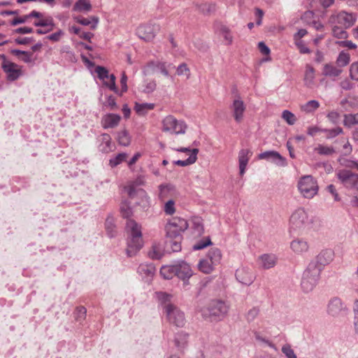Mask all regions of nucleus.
Returning a JSON list of instances; mask_svg holds the SVG:
<instances>
[{
	"label": "nucleus",
	"mask_w": 358,
	"mask_h": 358,
	"mask_svg": "<svg viewBox=\"0 0 358 358\" xmlns=\"http://www.w3.org/2000/svg\"><path fill=\"white\" fill-rule=\"evenodd\" d=\"M198 152H199V150L197 148H193L191 150V154H190L189 157L187 159L176 160V161H174L173 163H174V164L178 165L180 166H186L193 164L194 163L196 162V161L197 159Z\"/></svg>",
	"instance_id": "obj_29"
},
{
	"label": "nucleus",
	"mask_w": 358,
	"mask_h": 358,
	"mask_svg": "<svg viewBox=\"0 0 358 358\" xmlns=\"http://www.w3.org/2000/svg\"><path fill=\"white\" fill-rule=\"evenodd\" d=\"M188 227L189 224L186 220L179 217H174L166 224L165 230L166 236H182L181 234L184 232Z\"/></svg>",
	"instance_id": "obj_7"
},
{
	"label": "nucleus",
	"mask_w": 358,
	"mask_h": 358,
	"mask_svg": "<svg viewBox=\"0 0 358 358\" xmlns=\"http://www.w3.org/2000/svg\"><path fill=\"white\" fill-rule=\"evenodd\" d=\"M327 191L334 196L335 201H340V197L336 192V189L334 185H329L327 187Z\"/></svg>",
	"instance_id": "obj_63"
},
{
	"label": "nucleus",
	"mask_w": 358,
	"mask_h": 358,
	"mask_svg": "<svg viewBox=\"0 0 358 358\" xmlns=\"http://www.w3.org/2000/svg\"><path fill=\"white\" fill-rule=\"evenodd\" d=\"M341 72V69L330 64H326L322 69V74L328 77H337Z\"/></svg>",
	"instance_id": "obj_31"
},
{
	"label": "nucleus",
	"mask_w": 358,
	"mask_h": 358,
	"mask_svg": "<svg viewBox=\"0 0 358 358\" xmlns=\"http://www.w3.org/2000/svg\"><path fill=\"white\" fill-rule=\"evenodd\" d=\"M221 252L217 248L212 249L205 259H201L198 263V268H213L219 265L221 261Z\"/></svg>",
	"instance_id": "obj_11"
},
{
	"label": "nucleus",
	"mask_w": 358,
	"mask_h": 358,
	"mask_svg": "<svg viewBox=\"0 0 358 358\" xmlns=\"http://www.w3.org/2000/svg\"><path fill=\"white\" fill-rule=\"evenodd\" d=\"M336 176L346 188L358 189V174L349 170L341 169L336 172Z\"/></svg>",
	"instance_id": "obj_10"
},
{
	"label": "nucleus",
	"mask_w": 358,
	"mask_h": 358,
	"mask_svg": "<svg viewBox=\"0 0 358 358\" xmlns=\"http://www.w3.org/2000/svg\"><path fill=\"white\" fill-rule=\"evenodd\" d=\"M177 74L178 76H185L187 79L189 78V69L187 67L186 64L182 63L178 66Z\"/></svg>",
	"instance_id": "obj_54"
},
{
	"label": "nucleus",
	"mask_w": 358,
	"mask_h": 358,
	"mask_svg": "<svg viewBox=\"0 0 358 358\" xmlns=\"http://www.w3.org/2000/svg\"><path fill=\"white\" fill-rule=\"evenodd\" d=\"M298 190L305 199H313L317 194L319 186L317 180L310 175L301 176L297 182Z\"/></svg>",
	"instance_id": "obj_4"
},
{
	"label": "nucleus",
	"mask_w": 358,
	"mask_h": 358,
	"mask_svg": "<svg viewBox=\"0 0 358 358\" xmlns=\"http://www.w3.org/2000/svg\"><path fill=\"white\" fill-rule=\"evenodd\" d=\"M117 141L118 143L123 146L129 145L130 143V138L128 133L125 131L119 132L117 134Z\"/></svg>",
	"instance_id": "obj_45"
},
{
	"label": "nucleus",
	"mask_w": 358,
	"mask_h": 358,
	"mask_svg": "<svg viewBox=\"0 0 358 358\" xmlns=\"http://www.w3.org/2000/svg\"><path fill=\"white\" fill-rule=\"evenodd\" d=\"M231 108L233 112L234 120L237 122H241L243 118V114L246 107L239 95L237 96L236 98L233 101Z\"/></svg>",
	"instance_id": "obj_16"
},
{
	"label": "nucleus",
	"mask_w": 358,
	"mask_h": 358,
	"mask_svg": "<svg viewBox=\"0 0 358 358\" xmlns=\"http://www.w3.org/2000/svg\"><path fill=\"white\" fill-rule=\"evenodd\" d=\"M155 72H160L165 76H169L166 63L164 62H150L143 68V73L145 75H150Z\"/></svg>",
	"instance_id": "obj_15"
},
{
	"label": "nucleus",
	"mask_w": 358,
	"mask_h": 358,
	"mask_svg": "<svg viewBox=\"0 0 358 358\" xmlns=\"http://www.w3.org/2000/svg\"><path fill=\"white\" fill-rule=\"evenodd\" d=\"M127 158V155L125 153H120L117 155H116L114 158H112L109 161V164L112 167H115L120 164H121L122 162H124Z\"/></svg>",
	"instance_id": "obj_49"
},
{
	"label": "nucleus",
	"mask_w": 358,
	"mask_h": 358,
	"mask_svg": "<svg viewBox=\"0 0 358 358\" xmlns=\"http://www.w3.org/2000/svg\"><path fill=\"white\" fill-rule=\"evenodd\" d=\"M92 4L90 0H78L73 7L76 12H89L92 10Z\"/></svg>",
	"instance_id": "obj_30"
},
{
	"label": "nucleus",
	"mask_w": 358,
	"mask_h": 358,
	"mask_svg": "<svg viewBox=\"0 0 358 358\" xmlns=\"http://www.w3.org/2000/svg\"><path fill=\"white\" fill-rule=\"evenodd\" d=\"M313 217L310 215L303 208H298L289 218V231L291 232L303 233L312 228Z\"/></svg>",
	"instance_id": "obj_2"
},
{
	"label": "nucleus",
	"mask_w": 358,
	"mask_h": 358,
	"mask_svg": "<svg viewBox=\"0 0 358 358\" xmlns=\"http://www.w3.org/2000/svg\"><path fill=\"white\" fill-rule=\"evenodd\" d=\"M120 212L123 217L129 218L132 215V210L127 203H122L120 207Z\"/></svg>",
	"instance_id": "obj_57"
},
{
	"label": "nucleus",
	"mask_w": 358,
	"mask_h": 358,
	"mask_svg": "<svg viewBox=\"0 0 358 358\" xmlns=\"http://www.w3.org/2000/svg\"><path fill=\"white\" fill-rule=\"evenodd\" d=\"M253 335L260 347H268L273 350L275 352L278 351V348L276 347V345L268 338L263 336L259 331H254Z\"/></svg>",
	"instance_id": "obj_24"
},
{
	"label": "nucleus",
	"mask_w": 358,
	"mask_h": 358,
	"mask_svg": "<svg viewBox=\"0 0 358 358\" xmlns=\"http://www.w3.org/2000/svg\"><path fill=\"white\" fill-rule=\"evenodd\" d=\"M229 305L222 300H213L206 308L201 309V314L204 318L210 320H221L227 315Z\"/></svg>",
	"instance_id": "obj_3"
},
{
	"label": "nucleus",
	"mask_w": 358,
	"mask_h": 358,
	"mask_svg": "<svg viewBox=\"0 0 358 358\" xmlns=\"http://www.w3.org/2000/svg\"><path fill=\"white\" fill-rule=\"evenodd\" d=\"M334 258V252L331 249L322 250L310 264V268H322L328 266Z\"/></svg>",
	"instance_id": "obj_9"
},
{
	"label": "nucleus",
	"mask_w": 358,
	"mask_h": 358,
	"mask_svg": "<svg viewBox=\"0 0 358 358\" xmlns=\"http://www.w3.org/2000/svg\"><path fill=\"white\" fill-rule=\"evenodd\" d=\"M188 334L181 331L176 334L174 344L178 350H182L187 345Z\"/></svg>",
	"instance_id": "obj_27"
},
{
	"label": "nucleus",
	"mask_w": 358,
	"mask_h": 358,
	"mask_svg": "<svg viewBox=\"0 0 358 358\" xmlns=\"http://www.w3.org/2000/svg\"><path fill=\"white\" fill-rule=\"evenodd\" d=\"M103 84L110 90L117 92V90L115 85V76L113 74H110L108 78L104 80Z\"/></svg>",
	"instance_id": "obj_52"
},
{
	"label": "nucleus",
	"mask_w": 358,
	"mask_h": 358,
	"mask_svg": "<svg viewBox=\"0 0 358 358\" xmlns=\"http://www.w3.org/2000/svg\"><path fill=\"white\" fill-rule=\"evenodd\" d=\"M278 257L273 253H266L260 255L257 259V264L264 268H271L276 266Z\"/></svg>",
	"instance_id": "obj_19"
},
{
	"label": "nucleus",
	"mask_w": 358,
	"mask_h": 358,
	"mask_svg": "<svg viewBox=\"0 0 358 358\" xmlns=\"http://www.w3.org/2000/svg\"><path fill=\"white\" fill-rule=\"evenodd\" d=\"M95 72L97 74L98 78L103 82L106 79H108L110 75L105 67L101 66H98L95 68Z\"/></svg>",
	"instance_id": "obj_47"
},
{
	"label": "nucleus",
	"mask_w": 358,
	"mask_h": 358,
	"mask_svg": "<svg viewBox=\"0 0 358 358\" xmlns=\"http://www.w3.org/2000/svg\"><path fill=\"white\" fill-rule=\"evenodd\" d=\"M282 117L289 125H293L296 122V120L294 114L289 110H285L282 112Z\"/></svg>",
	"instance_id": "obj_50"
},
{
	"label": "nucleus",
	"mask_w": 358,
	"mask_h": 358,
	"mask_svg": "<svg viewBox=\"0 0 358 358\" xmlns=\"http://www.w3.org/2000/svg\"><path fill=\"white\" fill-rule=\"evenodd\" d=\"M87 310L84 306L77 307L76 310V320L80 322L85 320Z\"/></svg>",
	"instance_id": "obj_53"
},
{
	"label": "nucleus",
	"mask_w": 358,
	"mask_h": 358,
	"mask_svg": "<svg viewBox=\"0 0 358 358\" xmlns=\"http://www.w3.org/2000/svg\"><path fill=\"white\" fill-rule=\"evenodd\" d=\"M322 132L327 134V138H333L338 135L343 133L342 128L338 127L334 129H322Z\"/></svg>",
	"instance_id": "obj_48"
},
{
	"label": "nucleus",
	"mask_w": 358,
	"mask_h": 358,
	"mask_svg": "<svg viewBox=\"0 0 358 358\" xmlns=\"http://www.w3.org/2000/svg\"><path fill=\"white\" fill-rule=\"evenodd\" d=\"M259 309L257 307H253L250 309L246 314V320L248 322L253 321L259 315Z\"/></svg>",
	"instance_id": "obj_55"
},
{
	"label": "nucleus",
	"mask_w": 358,
	"mask_h": 358,
	"mask_svg": "<svg viewBox=\"0 0 358 358\" xmlns=\"http://www.w3.org/2000/svg\"><path fill=\"white\" fill-rule=\"evenodd\" d=\"M155 105L153 103H136L134 106V110L139 115H145L149 110H151L154 108Z\"/></svg>",
	"instance_id": "obj_34"
},
{
	"label": "nucleus",
	"mask_w": 358,
	"mask_h": 358,
	"mask_svg": "<svg viewBox=\"0 0 358 358\" xmlns=\"http://www.w3.org/2000/svg\"><path fill=\"white\" fill-rule=\"evenodd\" d=\"M159 273L166 280L177 276L184 281L185 285L187 284L189 278L193 275L192 270H159Z\"/></svg>",
	"instance_id": "obj_13"
},
{
	"label": "nucleus",
	"mask_w": 358,
	"mask_h": 358,
	"mask_svg": "<svg viewBox=\"0 0 358 358\" xmlns=\"http://www.w3.org/2000/svg\"><path fill=\"white\" fill-rule=\"evenodd\" d=\"M187 129L184 121L178 120L173 115H168L162 120V131L174 134H183Z\"/></svg>",
	"instance_id": "obj_5"
},
{
	"label": "nucleus",
	"mask_w": 358,
	"mask_h": 358,
	"mask_svg": "<svg viewBox=\"0 0 358 358\" xmlns=\"http://www.w3.org/2000/svg\"><path fill=\"white\" fill-rule=\"evenodd\" d=\"M218 32L224 38L226 45H231L233 43L234 37L229 27L222 24L219 27Z\"/></svg>",
	"instance_id": "obj_32"
},
{
	"label": "nucleus",
	"mask_w": 358,
	"mask_h": 358,
	"mask_svg": "<svg viewBox=\"0 0 358 358\" xmlns=\"http://www.w3.org/2000/svg\"><path fill=\"white\" fill-rule=\"evenodd\" d=\"M236 278L244 285H250L255 280L256 275L252 270H236Z\"/></svg>",
	"instance_id": "obj_20"
},
{
	"label": "nucleus",
	"mask_w": 358,
	"mask_h": 358,
	"mask_svg": "<svg viewBox=\"0 0 358 358\" xmlns=\"http://www.w3.org/2000/svg\"><path fill=\"white\" fill-rule=\"evenodd\" d=\"M314 150L320 155L329 156L335 152V150L332 146H327L324 145H318L315 148Z\"/></svg>",
	"instance_id": "obj_39"
},
{
	"label": "nucleus",
	"mask_w": 358,
	"mask_h": 358,
	"mask_svg": "<svg viewBox=\"0 0 358 358\" xmlns=\"http://www.w3.org/2000/svg\"><path fill=\"white\" fill-rule=\"evenodd\" d=\"M357 17L356 15L352 13H348L345 11L340 12L335 17V22L338 24H341L343 28L348 29L352 27L355 22H356Z\"/></svg>",
	"instance_id": "obj_17"
},
{
	"label": "nucleus",
	"mask_w": 358,
	"mask_h": 358,
	"mask_svg": "<svg viewBox=\"0 0 358 358\" xmlns=\"http://www.w3.org/2000/svg\"><path fill=\"white\" fill-rule=\"evenodd\" d=\"M320 107V103L316 100H310L301 106V109L306 113H312Z\"/></svg>",
	"instance_id": "obj_40"
},
{
	"label": "nucleus",
	"mask_w": 358,
	"mask_h": 358,
	"mask_svg": "<svg viewBox=\"0 0 358 358\" xmlns=\"http://www.w3.org/2000/svg\"><path fill=\"white\" fill-rule=\"evenodd\" d=\"M327 117L333 124H336L339 119V114L336 111H331L328 113Z\"/></svg>",
	"instance_id": "obj_64"
},
{
	"label": "nucleus",
	"mask_w": 358,
	"mask_h": 358,
	"mask_svg": "<svg viewBox=\"0 0 358 358\" xmlns=\"http://www.w3.org/2000/svg\"><path fill=\"white\" fill-rule=\"evenodd\" d=\"M290 248L296 254H302L308 251L309 244L303 238H296L290 243Z\"/></svg>",
	"instance_id": "obj_22"
},
{
	"label": "nucleus",
	"mask_w": 358,
	"mask_h": 358,
	"mask_svg": "<svg viewBox=\"0 0 358 358\" xmlns=\"http://www.w3.org/2000/svg\"><path fill=\"white\" fill-rule=\"evenodd\" d=\"M345 308V306L341 299L334 297L328 303L327 313L332 317H338Z\"/></svg>",
	"instance_id": "obj_18"
},
{
	"label": "nucleus",
	"mask_w": 358,
	"mask_h": 358,
	"mask_svg": "<svg viewBox=\"0 0 358 358\" xmlns=\"http://www.w3.org/2000/svg\"><path fill=\"white\" fill-rule=\"evenodd\" d=\"M43 27H46L49 30H53L55 27V23L53 18L50 16L46 17L45 18L41 19Z\"/></svg>",
	"instance_id": "obj_58"
},
{
	"label": "nucleus",
	"mask_w": 358,
	"mask_h": 358,
	"mask_svg": "<svg viewBox=\"0 0 358 358\" xmlns=\"http://www.w3.org/2000/svg\"><path fill=\"white\" fill-rule=\"evenodd\" d=\"M210 244H211V241H210V238H208L207 241H200V242L197 243L196 244L194 245L193 249L195 250H201V249H203L204 248L207 247L208 245H210Z\"/></svg>",
	"instance_id": "obj_61"
},
{
	"label": "nucleus",
	"mask_w": 358,
	"mask_h": 358,
	"mask_svg": "<svg viewBox=\"0 0 358 358\" xmlns=\"http://www.w3.org/2000/svg\"><path fill=\"white\" fill-rule=\"evenodd\" d=\"M198 10L203 14H208L215 10V5L202 3L196 5Z\"/></svg>",
	"instance_id": "obj_44"
},
{
	"label": "nucleus",
	"mask_w": 358,
	"mask_h": 358,
	"mask_svg": "<svg viewBox=\"0 0 358 358\" xmlns=\"http://www.w3.org/2000/svg\"><path fill=\"white\" fill-rule=\"evenodd\" d=\"M281 350L287 358H297L294 350L288 343L282 345Z\"/></svg>",
	"instance_id": "obj_51"
},
{
	"label": "nucleus",
	"mask_w": 358,
	"mask_h": 358,
	"mask_svg": "<svg viewBox=\"0 0 358 358\" xmlns=\"http://www.w3.org/2000/svg\"><path fill=\"white\" fill-rule=\"evenodd\" d=\"M164 209V212L166 213V214H167V215L173 214L176 211L175 202L172 199L167 201L165 203Z\"/></svg>",
	"instance_id": "obj_56"
},
{
	"label": "nucleus",
	"mask_w": 358,
	"mask_h": 358,
	"mask_svg": "<svg viewBox=\"0 0 358 358\" xmlns=\"http://www.w3.org/2000/svg\"><path fill=\"white\" fill-rule=\"evenodd\" d=\"M148 255L152 259H159L163 255V251L159 245L154 244Z\"/></svg>",
	"instance_id": "obj_38"
},
{
	"label": "nucleus",
	"mask_w": 358,
	"mask_h": 358,
	"mask_svg": "<svg viewBox=\"0 0 358 358\" xmlns=\"http://www.w3.org/2000/svg\"><path fill=\"white\" fill-rule=\"evenodd\" d=\"M155 296L159 303L164 306V308L169 303H171V299L172 296L164 292H156Z\"/></svg>",
	"instance_id": "obj_35"
},
{
	"label": "nucleus",
	"mask_w": 358,
	"mask_h": 358,
	"mask_svg": "<svg viewBox=\"0 0 358 358\" xmlns=\"http://www.w3.org/2000/svg\"><path fill=\"white\" fill-rule=\"evenodd\" d=\"M268 161L280 166H285L287 165L285 159L276 151H271V155Z\"/></svg>",
	"instance_id": "obj_37"
},
{
	"label": "nucleus",
	"mask_w": 358,
	"mask_h": 358,
	"mask_svg": "<svg viewBox=\"0 0 358 358\" xmlns=\"http://www.w3.org/2000/svg\"><path fill=\"white\" fill-rule=\"evenodd\" d=\"M343 124L345 126L350 127L352 125L357 124L356 114H346L344 115Z\"/></svg>",
	"instance_id": "obj_46"
},
{
	"label": "nucleus",
	"mask_w": 358,
	"mask_h": 358,
	"mask_svg": "<svg viewBox=\"0 0 358 358\" xmlns=\"http://www.w3.org/2000/svg\"><path fill=\"white\" fill-rule=\"evenodd\" d=\"M2 68L7 75L8 80L13 81L17 80L22 74L20 66L13 62L4 61Z\"/></svg>",
	"instance_id": "obj_14"
},
{
	"label": "nucleus",
	"mask_w": 358,
	"mask_h": 358,
	"mask_svg": "<svg viewBox=\"0 0 358 358\" xmlns=\"http://www.w3.org/2000/svg\"><path fill=\"white\" fill-rule=\"evenodd\" d=\"M182 236H166V245L173 252H178L181 250Z\"/></svg>",
	"instance_id": "obj_26"
},
{
	"label": "nucleus",
	"mask_w": 358,
	"mask_h": 358,
	"mask_svg": "<svg viewBox=\"0 0 358 358\" xmlns=\"http://www.w3.org/2000/svg\"><path fill=\"white\" fill-rule=\"evenodd\" d=\"M105 227L107 231V234L109 237L113 238L115 236L116 231H115V220L113 217H108L106 220Z\"/></svg>",
	"instance_id": "obj_36"
},
{
	"label": "nucleus",
	"mask_w": 358,
	"mask_h": 358,
	"mask_svg": "<svg viewBox=\"0 0 358 358\" xmlns=\"http://www.w3.org/2000/svg\"><path fill=\"white\" fill-rule=\"evenodd\" d=\"M164 313L168 321L178 327H182L185 322V314L176 306L169 303L164 307Z\"/></svg>",
	"instance_id": "obj_6"
},
{
	"label": "nucleus",
	"mask_w": 358,
	"mask_h": 358,
	"mask_svg": "<svg viewBox=\"0 0 358 358\" xmlns=\"http://www.w3.org/2000/svg\"><path fill=\"white\" fill-rule=\"evenodd\" d=\"M315 69L310 65L307 64L303 78L304 85L308 88H313L315 85Z\"/></svg>",
	"instance_id": "obj_25"
},
{
	"label": "nucleus",
	"mask_w": 358,
	"mask_h": 358,
	"mask_svg": "<svg viewBox=\"0 0 358 358\" xmlns=\"http://www.w3.org/2000/svg\"><path fill=\"white\" fill-rule=\"evenodd\" d=\"M171 187L169 185H161L159 187V198L164 201L170 196Z\"/></svg>",
	"instance_id": "obj_42"
},
{
	"label": "nucleus",
	"mask_w": 358,
	"mask_h": 358,
	"mask_svg": "<svg viewBox=\"0 0 358 358\" xmlns=\"http://www.w3.org/2000/svg\"><path fill=\"white\" fill-rule=\"evenodd\" d=\"M126 229L129 234L126 254L131 257L135 256L143 245L141 226L135 220L129 219Z\"/></svg>",
	"instance_id": "obj_1"
},
{
	"label": "nucleus",
	"mask_w": 358,
	"mask_h": 358,
	"mask_svg": "<svg viewBox=\"0 0 358 358\" xmlns=\"http://www.w3.org/2000/svg\"><path fill=\"white\" fill-rule=\"evenodd\" d=\"M320 270H304L302 274L301 286L304 292H311L317 283Z\"/></svg>",
	"instance_id": "obj_8"
},
{
	"label": "nucleus",
	"mask_w": 358,
	"mask_h": 358,
	"mask_svg": "<svg viewBox=\"0 0 358 358\" xmlns=\"http://www.w3.org/2000/svg\"><path fill=\"white\" fill-rule=\"evenodd\" d=\"M192 233L195 236H201L203 232V224L201 217H194L191 220Z\"/></svg>",
	"instance_id": "obj_28"
},
{
	"label": "nucleus",
	"mask_w": 358,
	"mask_h": 358,
	"mask_svg": "<svg viewBox=\"0 0 358 358\" xmlns=\"http://www.w3.org/2000/svg\"><path fill=\"white\" fill-rule=\"evenodd\" d=\"M159 31V26L155 24L140 25L136 29V35L145 41H151Z\"/></svg>",
	"instance_id": "obj_12"
},
{
	"label": "nucleus",
	"mask_w": 358,
	"mask_h": 358,
	"mask_svg": "<svg viewBox=\"0 0 358 358\" xmlns=\"http://www.w3.org/2000/svg\"><path fill=\"white\" fill-rule=\"evenodd\" d=\"M332 34L334 37L340 39H345L348 36V34L343 27H340L336 25L332 28Z\"/></svg>",
	"instance_id": "obj_41"
},
{
	"label": "nucleus",
	"mask_w": 358,
	"mask_h": 358,
	"mask_svg": "<svg viewBox=\"0 0 358 358\" xmlns=\"http://www.w3.org/2000/svg\"><path fill=\"white\" fill-rule=\"evenodd\" d=\"M350 75L352 80H358V62L350 65Z\"/></svg>",
	"instance_id": "obj_59"
},
{
	"label": "nucleus",
	"mask_w": 358,
	"mask_h": 358,
	"mask_svg": "<svg viewBox=\"0 0 358 358\" xmlns=\"http://www.w3.org/2000/svg\"><path fill=\"white\" fill-rule=\"evenodd\" d=\"M121 117L119 115L114 113H109L106 115L102 118V125L105 129L116 127L120 121Z\"/></svg>",
	"instance_id": "obj_23"
},
{
	"label": "nucleus",
	"mask_w": 358,
	"mask_h": 358,
	"mask_svg": "<svg viewBox=\"0 0 358 358\" xmlns=\"http://www.w3.org/2000/svg\"><path fill=\"white\" fill-rule=\"evenodd\" d=\"M350 55L344 51H342L338 55L336 62L339 66H345L350 62Z\"/></svg>",
	"instance_id": "obj_43"
},
{
	"label": "nucleus",
	"mask_w": 358,
	"mask_h": 358,
	"mask_svg": "<svg viewBox=\"0 0 358 358\" xmlns=\"http://www.w3.org/2000/svg\"><path fill=\"white\" fill-rule=\"evenodd\" d=\"M252 155V152L248 148H243L238 152L239 173L241 176L244 175Z\"/></svg>",
	"instance_id": "obj_21"
},
{
	"label": "nucleus",
	"mask_w": 358,
	"mask_h": 358,
	"mask_svg": "<svg viewBox=\"0 0 358 358\" xmlns=\"http://www.w3.org/2000/svg\"><path fill=\"white\" fill-rule=\"evenodd\" d=\"M296 45L297 46L299 52L302 54H308L310 53L309 48L304 44L303 41H299L295 42Z\"/></svg>",
	"instance_id": "obj_60"
},
{
	"label": "nucleus",
	"mask_w": 358,
	"mask_h": 358,
	"mask_svg": "<svg viewBox=\"0 0 358 358\" xmlns=\"http://www.w3.org/2000/svg\"><path fill=\"white\" fill-rule=\"evenodd\" d=\"M28 19H29V16H27V15H24L22 17H15L10 22V24L12 26H16L19 24H22V23L26 22Z\"/></svg>",
	"instance_id": "obj_62"
},
{
	"label": "nucleus",
	"mask_w": 358,
	"mask_h": 358,
	"mask_svg": "<svg viewBox=\"0 0 358 358\" xmlns=\"http://www.w3.org/2000/svg\"><path fill=\"white\" fill-rule=\"evenodd\" d=\"M127 191L128 195L131 198H134L136 194H138V195L142 196V198L146 202L148 201L149 197H148V194H146V192L143 189H136V188H135L134 185H129L127 187Z\"/></svg>",
	"instance_id": "obj_33"
}]
</instances>
